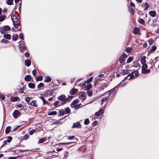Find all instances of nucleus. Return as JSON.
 <instances>
[{
    "label": "nucleus",
    "mask_w": 159,
    "mask_h": 159,
    "mask_svg": "<svg viewBox=\"0 0 159 159\" xmlns=\"http://www.w3.org/2000/svg\"><path fill=\"white\" fill-rule=\"evenodd\" d=\"M3 37L4 38L8 40L10 39L11 38V35L8 34H5L3 35Z\"/></svg>",
    "instance_id": "nucleus-26"
},
{
    "label": "nucleus",
    "mask_w": 159,
    "mask_h": 159,
    "mask_svg": "<svg viewBox=\"0 0 159 159\" xmlns=\"http://www.w3.org/2000/svg\"><path fill=\"white\" fill-rule=\"evenodd\" d=\"M12 139V138L11 137L9 136L7 137V139L6 140L8 143H10Z\"/></svg>",
    "instance_id": "nucleus-42"
},
{
    "label": "nucleus",
    "mask_w": 159,
    "mask_h": 159,
    "mask_svg": "<svg viewBox=\"0 0 159 159\" xmlns=\"http://www.w3.org/2000/svg\"><path fill=\"white\" fill-rule=\"evenodd\" d=\"M79 98L82 99L83 101L85 100L86 98V95L84 92H83L82 94L80 95Z\"/></svg>",
    "instance_id": "nucleus-6"
},
{
    "label": "nucleus",
    "mask_w": 159,
    "mask_h": 159,
    "mask_svg": "<svg viewBox=\"0 0 159 159\" xmlns=\"http://www.w3.org/2000/svg\"><path fill=\"white\" fill-rule=\"evenodd\" d=\"M25 57H26L27 58H28L30 56V54L28 52H25Z\"/></svg>",
    "instance_id": "nucleus-64"
},
{
    "label": "nucleus",
    "mask_w": 159,
    "mask_h": 159,
    "mask_svg": "<svg viewBox=\"0 0 159 159\" xmlns=\"http://www.w3.org/2000/svg\"><path fill=\"white\" fill-rule=\"evenodd\" d=\"M32 73L33 75L34 76H35L37 74L36 70L35 69H34L33 71H32Z\"/></svg>",
    "instance_id": "nucleus-59"
},
{
    "label": "nucleus",
    "mask_w": 159,
    "mask_h": 159,
    "mask_svg": "<svg viewBox=\"0 0 159 159\" xmlns=\"http://www.w3.org/2000/svg\"><path fill=\"white\" fill-rule=\"evenodd\" d=\"M18 38V35L16 34H13L12 36V39L15 41H16Z\"/></svg>",
    "instance_id": "nucleus-32"
},
{
    "label": "nucleus",
    "mask_w": 159,
    "mask_h": 159,
    "mask_svg": "<svg viewBox=\"0 0 159 159\" xmlns=\"http://www.w3.org/2000/svg\"><path fill=\"white\" fill-rule=\"evenodd\" d=\"M73 96H69L67 98H65L64 102H62V105L66 104L67 102H69L73 98Z\"/></svg>",
    "instance_id": "nucleus-4"
},
{
    "label": "nucleus",
    "mask_w": 159,
    "mask_h": 159,
    "mask_svg": "<svg viewBox=\"0 0 159 159\" xmlns=\"http://www.w3.org/2000/svg\"><path fill=\"white\" fill-rule=\"evenodd\" d=\"M157 47L156 46L153 45L151 47V49L148 51L150 53H152L154 52L156 49Z\"/></svg>",
    "instance_id": "nucleus-14"
},
{
    "label": "nucleus",
    "mask_w": 159,
    "mask_h": 159,
    "mask_svg": "<svg viewBox=\"0 0 159 159\" xmlns=\"http://www.w3.org/2000/svg\"><path fill=\"white\" fill-rule=\"evenodd\" d=\"M43 80V77L41 76H39L36 78V80L41 81Z\"/></svg>",
    "instance_id": "nucleus-48"
},
{
    "label": "nucleus",
    "mask_w": 159,
    "mask_h": 159,
    "mask_svg": "<svg viewBox=\"0 0 159 159\" xmlns=\"http://www.w3.org/2000/svg\"><path fill=\"white\" fill-rule=\"evenodd\" d=\"M10 28V27L8 25H5L3 27H1L0 28L1 33L2 34H4L6 33L7 31L9 30Z\"/></svg>",
    "instance_id": "nucleus-1"
},
{
    "label": "nucleus",
    "mask_w": 159,
    "mask_h": 159,
    "mask_svg": "<svg viewBox=\"0 0 159 159\" xmlns=\"http://www.w3.org/2000/svg\"><path fill=\"white\" fill-rule=\"evenodd\" d=\"M89 122H90L89 119H86L84 120V123L85 125H87L89 123Z\"/></svg>",
    "instance_id": "nucleus-47"
},
{
    "label": "nucleus",
    "mask_w": 159,
    "mask_h": 159,
    "mask_svg": "<svg viewBox=\"0 0 159 159\" xmlns=\"http://www.w3.org/2000/svg\"><path fill=\"white\" fill-rule=\"evenodd\" d=\"M58 113L59 114H58V116H61L64 115L65 113L64 110L62 109L59 110Z\"/></svg>",
    "instance_id": "nucleus-19"
},
{
    "label": "nucleus",
    "mask_w": 159,
    "mask_h": 159,
    "mask_svg": "<svg viewBox=\"0 0 159 159\" xmlns=\"http://www.w3.org/2000/svg\"><path fill=\"white\" fill-rule=\"evenodd\" d=\"M75 138V136H69L67 137V139L69 140H72L74 139Z\"/></svg>",
    "instance_id": "nucleus-58"
},
{
    "label": "nucleus",
    "mask_w": 159,
    "mask_h": 159,
    "mask_svg": "<svg viewBox=\"0 0 159 159\" xmlns=\"http://www.w3.org/2000/svg\"><path fill=\"white\" fill-rule=\"evenodd\" d=\"M119 61L120 63H122L124 61L125 59L121 57L119 58Z\"/></svg>",
    "instance_id": "nucleus-41"
},
{
    "label": "nucleus",
    "mask_w": 159,
    "mask_h": 159,
    "mask_svg": "<svg viewBox=\"0 0 159 159\" xmlns=\"http://www.w3.org/2000/svg\"><path fill=\"white\" fill-rule=\"evenodd\" d=\"M65 95L62 94L61 95L58 96L57 98V99L63 102H64L65 100Z\"/></svg>",
    "instance_id": "nucleus-8"
},
{
    "label": "nucleus",
    "mask_w": 159,
    "mask_h": 159,
    "mask_svg": "<svg viewBox=\"0 0 159 159\" xmlns=\"http://www.w3.org/2000/svg\"><path fill=\"white\" fill-rule=\"evenodd\" d=\"M73 102L76 105V104L79 102V101L78 99H76L73 101Z\"/></svg>",
    "instance_id": "nucleus-62"
},
{
    "label": "nucleus",
    "mask_w": 159,
    "mask_h": 159,
    "mask_svg": "<svg viewBox=\"0 0 159 159\" xmlns=\"http://www.w3.org/2000/svg\"><path fill=\"white\" fill-rule=\"evenodd\" d=\"M51 78L49 76H46L44 79V82H49L51 81Z\"/></svg>",
    "instance_id": "nucleus-21"
},
{
    "label": "nucleus",
    "mask_w": 159,
    "mask_h": 159,
    "mask_svg": "<svg viewBox=\"0 0 159 159\" xmlns=\"http://www.w3.org/2000/svg\"><path fill=\"white\" fill-rule=\"evenodd\" d=\"M129 70H124L123 71V74L124 75H126L128 74L129 73Z\"/></svg>",
    "instance_id": "nucleus-55"
},
{
    "label": "nucleus",
    "mask_w": 159,
    "mask_h": 159,
    "mask_svg": "<svg viewBox=\"0 0 159 159\" xmlns=\"http://www.w3.org/2000/svg\"><path fill=\"white\" fill-rule=\"evenodd\" d=\"M134 73V78L138 77L139 75V73L138 71H136L135 72H133Z\"/></svg>",
    "instance_id": "nucleus-44"
},
{
    "label": "nucleus",
    "mask_w": 159,
    "mask_h": 159,
    "mask_svg": "<svg viewBox=\"0 0 159 159\" xmlns=\"http://www.w3.org/2000/svg\"><path fill=\"white\" fill-rule=\"evenodd\" d=\"M75 143L74 142H70L69 143H62L61 144L63 145H70L72 143Z\"/></svg>",
    "instance_id": "nucleus-57"
},
{
    "label": "nucleus",
    "mask_w": 159,
    "mask_h": 159,
    "mask_svg": "<svg viewBox=\"0 0 159 159\" xmlns=\"http://www.w3.org/2000/svg\"><path fill=\"white\" fill-rule=\"evenodd\" d=\"M29 138V136L27 134H25L23 136V139L25 140H26Z\"/></svg>",
    "instance_id": "nucleus-51"
},
{
    "label": "nucleus",
    "mask_w": 159,
    "mask_h": 159,
    "mask_svg": "<svg viewBox=\"0 0 159 159\" xmlns=\"http://www.w3.org/2000/svg\"><path fill=\"white\" fill-rule=\"evenodd\" d=\"M148 42L149 44L150 45H151L152 44V43L154 42V40L152 39L151 38L149 39V40L148 41Z\"/></svg>",
    "instance_id": "nucleus-43"
},
{
    "label": "nucleus",
    "mask_w": 159,
    "mask_h": 159,
    "mask_svg": "<svg viewBox=\"0 0 159 159\" xmlns=\"http://www.w3.org/2000/svg\"><path fill=\"white\" fill-rule=\"evenodd\" d=\"M8 42V41L4 39H2L1 41V42L3 43H7Z\"/></svg>",
    "instance_id": "nucleus-54"
},
{
    "label": "nucleus",
    "mask_w": 159,
    "mask_h": 159,
    "mask_svg": "<svg viewBox=\"0 0 159 159\" xmlns=\"http://www.w3.org/2000/svg\"><path fill=\"white\" fill-rule=\"evenodd\" d=\"M29 87L31 89H34L35 87V85L33 83H29L28 84Z\"/></svg>",
    "instance_id": "nucleus-28"
},
{
    "label": "nucleus",
    "mask_w": 159,
    "mask_h": 159,
    "mask_svg": "<svg viewBox=\"0 0 159 159\" xmlns=\"http://www.w3.org/2000/svg\"><path fill=\"white\" fill-rule=\"evenodd\" d=\"M25 65L27 66H29L31 65V62L30 60L27 59L25 61Z\"/></svg>",
    "instance_id": "nucleus-20"
},
{
    "label": "nucleus",
    "mask_w": 159,
    "mask_h": 159,
    "mask_svg": "<svg viewBox=\"0 0 159 159\" xmlns=\"http://www.w3.org/2000/svg\"><path fill=\"white\" fill-rule=\"evenodd\" d=\"M57 114V112L56 111H53L51 112H49L48 113V115L49 116H52L56 115Z\"/></svg>",
    "instance_id": "nucleus-27"
},
{
    "label": "nucleus",
    "mask_w": 159,
    "mask_h": 159,
    "mask_svg": "<svg viewBox=\"0 0 159 159\" xmlns=\"http://www.w3.org/2000/svg\"><path fill=\"white\" fill-rule=\"evenodd\" d=\"M36 129H34L30 131L29 132V134L30 135H32L34 133L36 132Z\"/></svg>",
    "instance_id": "nucleus-38"
},
{
    "label": "nucleus",
    "mask_w": 159,
    "mask_h": 159,
    "mask_svg": "<svg viewBox=\"0 0 159 159\" xmlns=\"http://www.w3.org/2000/svg\"><path fill=\"white\" fill-rule=\"evenodd\" d=\"M13 24L14 25V27L15 28H18V26H19L20 25V22L19 21L18 23H17L16 24H15L14 23H13Z\"/></svg>",
    "instance_id": "nucleus-37"
},
{
    "label": "nucleus",
    "mask_w": 159,
    "mask_h": 159,
    "mask_svg": "<svg viewBox=\"0 0 159 159\" xmlns=\"http://www.w3.org/2000/svg\"><path fill=\"white\" fill-rule=\"evenodd\" d=\"M81 105V103H80L77 105H76V106L75 108V109H78L80 107V106Z\"/></svg>",
    "instance_id": "nucleus-53"
},
{
    "label": "nucleus",
    "mask_w": 159,
    "mask_h": 159,
    "mask_svg": "<svg viewBox=\"0 0 159 159\" xmlns=\"http://www.w3.org/2000/svg\"><path fill=\"white\" fill-rule=\"evenodd\" d=\"M109 95L106 97H104L102 98V99H101V101L102 103H101V104L102 105V104L105 101H106L107 100H108L109 98Z\"/></svg>",
    "instance_id": "nucleus-24"
},
{
    "label": "nucleus",
    "mask_w": 159,
    "mask_h": 159,
    "mask_svg": "<svg viewBox=\"0 0 159 159\" xmlns=\"http://www.w3.org/2000/svg\"><path fill=\"white\" fill-rule=\"evenodd\" d=\"M44 139H45V138H41V139H39V140L38 142V143H43L44 141Z\"/></svg>",
    "instance_id": "nucleus-52"
},
{
    "label": "nucleus",
    "mask_w": 159,
    "mask_h": 159,
    "mask_svg": "<svg viewBox=\"0 0 159 159\" xmlns=\"http://www.w3.org/2000/svg\"><path fill=\"white\" fill-rule=\"evenodd\" d=\"M31 99V97H27L26 98L25 101L27 102H30Z\"/></svg>",
    "instance_id": "nucleus-61"
},
{
    "label": "nucleus",
    "mask_w": 159,
    "mask_h": 159,
    "mask_svg": "<svg viewBox=\"0 0 159 159\" xmlns=\"http://www.w3.org/2000/svg\"><path fill=\"white\" fill-rule=\"evenodd\" d=\"M92 88V85L90 84H88L87 86L85 87L84 89L85 90H89Z\"/></svg>",
    "instance_id": "nucleus-25"
},
{
    "label": "nucleus",
    "mask_w": 159,
    "mask_h": 159,
    "mask_svg": "<svg viewBox=\"0 0 159 159\" xmlns=\"http://www.w3.org/2000/svg\"><path fill=\"white\" fill-rule=\"evenodd\" d=\"M139 22L140 23V24H142L143 25H145V21L143 19H140L139 20Z\"/></svg>",
    "instance_id": "nucleus-34"
},
{
    "label": "nucleus",
    "mask_w": 159,
    "mask_h": 159,
    "mask_svg": "<svg viewBox=\"0 0 159 159\" xmlns=\"http://www.w3.org/2000/svg\"><path fill=\"white\" fill-rule=\"evenodd\" d=\"M13 0H8L7 1V3L8 5H11L12 4Z\"/></svg>",
    "instance_id": "nucleus-46"
},
{
    "label": "nucleus",
    "mask_w": 159,
    "mask_h": 159,
    "mask_svg": "<svg viewBox=\"0 0 159 159\" xmlns=\"http://www.w3.org/2000/svg\"><path fill=\"white\" fill-rule=\"evenodd\" d=\"M150 69H148V70L145 69V70H142V73H143V74H148V73H150Z\"/></svg>",
    "instance_id": "nucleus-30"
},
{
    "label": "nucleus",
    "mask_w": 159,
    "mask_h": 159,
    "mask_svg": "<svg viewBox=\"0 0 159 159\" xmlns=\"http://www.w3.org/2000/svg\"><path fill=\"white\" fill-rule=\"evenodd\" d=\"M21 113L18 110H16L13 113L12 115L15 118H17L18 117L20 116Z\"/></svg>",
    "instance_id": "nucleus-3"
},
{
    "label": "nucleus",
    "mask_w": 159,
    "mask_h": 159,
    "mask_svg": "<svg viewBox=\"0 0 159 159\" xmlns=\"http://www.w3.org/2000/svg\"><path fill=\"white\" fill-rule=\"evenodd\" d=\"M132 48L130 47H128L126 49V52L128 53L130 52L132 50Z\"/></svg>",
    "instance_id": "nucleus-49"
},
{
    "label": "nucleus",
    "mask_w": 159,
    "mask_h": 159,
    "mask_svg": "<svg viewBox=\"0 0 159 159\" xmlns=\"http://www.w3.org/2000/svg\"><path fill=\"white\" fill-rule=\"evenodd\" d=\"M143 66H142V70H144L148 68V65L147 64L145 63L143 64H142Z\"/></svg>",
    "instance_id": "nucleus-39"
},
{
    "label": "nucleus",
    "mask_w": 159,
    "mask_h": 159,
    "mask_svg": "<svg viewBox=\"0 0 159 159\" xmlns=\"http://www.w3.org/2000/svg\"><path fill=\"white\" fill-rule=\"evenodd\" d=\"M149 14L152 17H154L156 16V12L154 11H151L149 12Z\"/></svg>",
    "instance_id": "nucleus-11"
},
{
    "label": "nucleus",
    "mask_w": 159,
    "mask_h": 159,
    "mask_svg": "<svg viewBox=\"0 0 159 159\" xmlns=\"http://www.w3.org/2000/svg\"><path fill=\"white\" fill-rule=\"evenodd\" d=\"M127 57V55L125 53H124L122 54V56L121 57H123V58H126Z\"/></svg>",
    "instance_id": "nucleus-63"
},
{
    "label": "nucleus",
    "mask_w": 159,
    "mask_h": 159,
    "mask_svg": "<svg viewBox=\"0 0 159 159\" xmlns=\"http://www.w3.org/2000/svg\"><path fill=\"white\" fill-rule=\"evenodd\" d=\"M149 4L147 2H146L145 3H143V5L142 6V7L143 8V10L144 11H146L148 9V8L149 7Z\"/></svg>",
    "instance_id": "nucleus-7"
},
{
    "label": "nucleus",
    "mask_w": 159,
    "mask_h": 159,
    "mask_svg": "<svg viewBox=\"0 0 159 159\" xmlns=\"http://www.w3.org/2000/svg\"><path fill=\"white\" fill-rule=\"evenodd\" d=\"M139 28H134L133 30V33L135 34H138L139 32Z\"/></svg>",
    "instance_id": "nucleus-13"
},
{
    "label": "nucleus",
    "mask_w": 159,
    "mask_h": 159,
    "mask_svg": "<svg viewBox=\"0 0 159 159\" xmlns=\"http://www.w3.org/2000/svg\"><path fill=\"white\" fill-rule=\"evenodd\" d=\"M146 57L145 56H143L141 58L140 61L141 63L142 64H144L146 62V61L145 60Z\"/></svg>",
    "instance_id": "nucleus-16"
},
{
    "label": "nucleus",
    "mask_w": 159,
    "mask_h": 159,
    "mask_svg": "<svg viewBox=\"0 0 159 159\" xmlns=\"http://www.w3.org/2000/svg\"><path fill=\"white\" fill-rule=\"evenodd\" d=\"M19 46L20 51L21 52H23V51L24 50L26 49V47L25 46H21L20 44L19 45Z\"/></svg>",
    "instance_id": "nucleus-31"
},
{
    "label": "nucleus",
    "mask_w": 159,
    "mask_h": 159,
    "mask_svg": "<svg viewBox=\"0 0 159 159\" xmlns=\"http://www.w3.org/2000/svg\"><path fill=\"white\" fill-rule=\"evenodd\" d=\"M70 110L69 108L68 107H67L66 108L65 110V113H66V114H69L70 113Z\"/></svg>",
    "instance_id": "nucleus-33"
},
{
    "label": "nucleus",
    "mask_w": 159,
    "mask_h": 159,
    "mask_svg": "<svg viewBox=\"0 0 159 159\" xmlns=\"http://www.w3.org/2000/svg\"><path fill=\"white\" fill-rule=\"evenodd\" d=\"M134 73L132 72L129 74L127 76L124 78L123 81L125 80L126 79L129 80L130 79H133L134 78Z\"/></svg>",
    "instance_id": "nucleus-2"
},
{
    "label": "nucleus",
    "mask_w": 159,
    "mask_h": 159,
    "mask_svg": "<svg viewBox=\"0 0 159 159\" xmlns=\"http://www.w3.org/2000/svg\"><path fill=\"white\" fill-rule=\"evenodd\" d=\"M108 83H105L103 84L100 87V89H102V90H103L104 88H106L108 85Z\"/></svg>",
    "instance_id": "nucleus-22"
},
{
    "label": "nucleus",
    "mask_w": 159,
    "mask_h": 159,
    "mask_svg": "<svg viewBox=\"0 0 159 159\" xmlns=\"http://www.w3.org/2000/svg\"><path fill=\"white\" fill-rule=\"evenodd\" d=\"M78 91V90L77 89H72L70 91V93L71 95H74Z\"/></svg>",
    "instance_id": "nucleus-12"
},
{
    "label": "nucleus",
    "mask_w": 159,
    "mask_h": 159,
    "mask_svg": "<svg viewBox=\"0 0 159 159\" xmlns=\"http://www.w3.org/2000/svg\"><path fill=\"white\" fill-rule=\"evenodd\" d=\"M30 105L34 107H37L38 105L37 104V102L36 100H33L30 103Z\"/></svg>",
    "instance_id": "nucleus-17"
},
{
    "label": "nucleus",
    "mask_w": 159,
    "mask_h": 159,
    "mask_svg": "<svg viewBox=\"0 0 159 159\" xmlns=\"http://www.w3.org/2000/svg\"><path fill=\"white\" fill-rule=\"evenodd\" d=\"M44 86V84L42 83H40L38 85V88L40 89L42 87H43Z\"/></svg>",
    "instance_id": "nucleus-45"
},
{
    "label": "nucleus",
    "mask_w": 159,
    "mask_h": 159,
    "mask_svg": "<svg viewBox=\"0 0 159 159\" xmlns=\"http://www.w3.org/2000/svg\"><path fill=\"white\" fill-rule=\"evenodd\" d=\"M118 88V86L115 87L114 88L112 89H111L110 90H109V91H108L107 93L109 94V95L111 93H113V92H115V91L116 89H117ZM107 93V92L106 93Z\"/></svg>",
    "instance_id": "nucleus-15"
},
{
    "label": "nucleus",
    "mask_w": 159,
    "mask_h": 159,
    "mask_svg": "<svg viewBox=\"0 0 159 159\" xmlns=\"http://www.w3.org/2000/svg\"><path fill=\"white\" fill-rule=\"evenodd\" d=\"M6 16H0V22L3 21L6 18Z\"/></svg>",
    "instance_id": "nucleus-50"
},
{
    "label": "nucleus",
    "mask_w": 159,
    "mask_h": 159,
    "mask_svg": "<svg viewBox=\"0 0 159 159\" xmlns=\"http://www.w3.org/2000/svg\"><path fill=\"white\" fill-rule=\"evenodd\" d=\"M93 79V77H91L89 79V80H88L87 81V83L89 84V83H90V82H91L92 81Z\"/></svg>",
    "instance_id": "nucleus-56"
},
{
    "label": "nucleus",
    "mask_w": 159,
    "mask_h": 159,
    "mask_svg": "<svg viewBox=\"0 0 159 159\" xmlns=\"http://www.w3.org/2000/svg\"><path fill=\"white\" fill-rule=\"evenodd\" d=\"M31 79V77L30 75H27L25 78V80L26 81H29Z\"/></svg>",
    "instance_id": "nucleus-18"
},
{
    "label": "nucleus",
    "mask_w": 159,
    "mask_h": 159,
    "mask_svg": "<svg viewBox=\"0 0 159 159\" xmlns=\"http://www.w3.org/2000/svg\"><path fill=\"white\" fill-rule=\"evenodd\" d=\"M11 19L13 21V23L18 21V18L16 17L15 14H13L12 15Z\"/></svg>",
    "instance_id": "nucleus-5"
},
{
    "label": "nucleus",
    "mask_w": 159,
    "mask_h": 159,
    "mask_svg": "<svg viewBox=\"0 0 159 159\" xmlns=\"http://www.w3.org/2000/svg\"><path fill=\"white\" fill-rule=\"evenodd\" d=\"M61 103L62 102H61V104H60L59 103H60V102L59 101H57L53 103V105L54 106H55V107H56L57 106H59L61 105H62Z\"/></svg>",
    "instance_id": "nucleus-23"
},
{
    "label": "nucleus",
    "mask_w": 159,
    "mask_h": 159,
    "mask_svg": "<svg viewBox=\"0 0 159 159\" xmlns=\"http://www.w3.org/2000/svg\"><path fill=\"white\" fill-rule=\"evenodd\" d=\"M133 60V57H129L127 60V63H129L132 61Z\"/></svg>",
    "instance_id": "nucleus-36"
},
{
    "label": "nucleus",
    "mask_w": 159,
    "mask_h": 159,
    "mask_svg": "<svg viewBox=\"0 0 159 159\" xmlns=\"http://www.w3.org/2000/svg\"><path fill=\"white\" fill-rule=\"evenodd\" d=\"M104 112V111L102 109H100L99 111L95 113V115L96 116H99L101 115Z\"/></svg>",
    "instance_id": "nucleus-9"
},
{
    "label": "nucleus",
    "mask_w": 159,
    "mask_h": 159,
    "mask_svg": "<svg viewBox=\"0 0 159 159\" xmlns=\"http://www.w3.org/2000/svg\"><path fill=\"white\" fill-rule=\"evenodd\" d=\"M81 127V125L80 122H78L76 123H74L72 127H75L77 128H80Z\"/></svg>",
    "instance_id": "nucleus-10"
},
{
    "label": "nucleus",
    "mask_w": 159,
    "mask_h": 159,
    "mask_svg": "<svg viewBox=\"0 0 159 159\" xmlns=\"http://www.w3.org/2000/svg\"><path fill=\"white\" fill-rule=\"evenodd\" d=\"M18 98V97H14L11 98H10L12 102H16L17 101V99Z\"/></svg>",
    "instance_id": "nucleus-35"
},
{
    "label": "nucleus",
    "mask_w": 159,
    "mask_h": 159,
    "mask_svg": "<svg viewBox=\"0 0 159 159\" xmlns=\"http://www.w3.org/2000/svg\"><path fill=\"white\" fill-rule=\"evenodd\" d=\"M11 128L10 126H8L6 128L5 130L6 134H8L10 132Z\"/></svg>",
    "instance_id": "nucleus-29"
},
{
    "label": "nucleus",
    "mask_w": 159,
    "mask_h": 159,
    "mask_svg": "<svg viewBox=\"0 0 159 159\" xmlns=\"http://www.w3.org/2000/svg\"><path fill=\"white\" fill-rule=\"evenodd\" d=\"M70 106L72 108H75L76 105L72 102L70 104Z\"/></svg>",
    "instance_id": "nucleus-60"
},
{
    "label": "nucleus",
    "mask_w": 159,
    "mask_h": 159,
    "mask_svg": "<svg viewBox=\"0 0 159 159\" xmlns=\"http://www.w3.org/2000/svg\"><path fill=\"white\" fill-rule=\"evenodd\" d=\"M87 94L89 97H91L93 95V93L91 90H88L87 92Z\"/></svg>",
    "instance_id": "nucleus-40"
}]
</instances>
